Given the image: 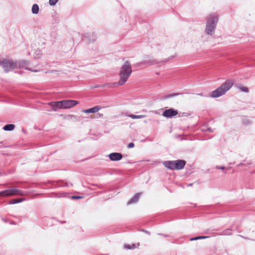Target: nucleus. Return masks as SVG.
<instances>
[{
    "mask_svg": "<svg viewBox=\"0 0 255 255\" xmlns=\"http://www.w3.org/2000/svg\"><path fill=\"white\" fill-rule=\"evenodd\" d=\"M72 186V183L66 180H58L57 181H48L47 182L43 183L41 187L43 189H52L58 187H69Z\"/></svg>",
    "mask_w": 255,
    "mask_h": 255,
    "instance_id": "nucleus-1",
    "label": "nucleus"
},
{
    "mask_svg": "<svg viewBox=\"0 0 255 255\" xmlns=\"http://www.w3.org/2000/svg\"><path fill=\"white\" fill-rule=\"evenodd\" d=\"M233 85V83L232 81H226L215 90L213 91L210 95V97L212 98H218L224 95Z\"/></svg>",
    "mask_w": 255,
    "mask_h": 255,
    "instance_id": "nucleus-2",
    "label": "nucleus"
},
{
    "mask_svg": "<svg viewBox=\"0 0 255 255\" xmlns=\"http://www.w3.org/2000/svg\"><path fill=\"white\" fill-rule=\"evenodd\" d=\"M120 79L119 82H115L109 84L110 88L117 87L124 84L128 80V61L125 62L120 73Z\"/></svg>",
    "mask_w": 255,
    "mask_h": 255,
    "instance_id": "nucleus-3",
    "label": "nucleus"
},
{
    "mask_svg": "<svg viewBox=\"0 0 255 255\" xmlns=\"http://www.w3.org/2000/svg\"><path fill=\"white\" fill-rule=\"evenodd\" d=\"M186 164L183 160H177L174 161H167L163 163L164 165L167 168L172 170H180L184 167Z\"/></svg>",
    "mask_w": 255,
    "mask_h": 255,
    "instance_id": "nucleus-4",
    "label": "nucleus"
},
{
    "mask_svg": "<svg viewBox=\"0 0 255 255\" xmlns=\"http://www.w3.org/2000/svg\"><path fill=\"white\" fill-rule=\"evenodd\" d=\"M217 16L215 14L210 15L207 19L206 31L208 34H212L215 29L217 22Z\"/></svg>",
    "mask_w": 255,
    "mask_h": 255,
    "instance_id": "nucleus-5",
    "label": "nucleus"
},
{
    "mask_svg": "<svg viewBox=\"0 0 255 255\" xmlns=\"http://www.w3.org/2000/svg\"><path fill=\"white\" fill-rule=\"evenodd\" d=\"M0 66L3 68L5 73H8L16 68V65L15 61L11 59L4 58L0 59Z\"/></svg>",
    "mask_w": 255,
    "mask_h": 255,
    "instance_id": "nucleus-6",
    "label": "nucleus"
},
{
    "mask_svg": "<svg viewBox=\"0 0 255 255\" xmlns=\"http://www.w3.org/2000/svg\"><path fill=\"white\" fill-rule=\"evenodd\" d=\"M25 194L23 191L17 189H8L0 191V197H9L14 195L23 196Z\"/></svg>",
    "mask_w": 255,
    "mask_h": 255,
    "instance_id": "nucleus-7",
    "label": "nucleus"
},
{
    "mask_svg": "<svg viewBox=\"0 0 255 255\" xmlns=\"http://www.w3.org/2000/svg\"><path fill=\"white\" fill-rule=\"evenodd\" d=\"M48 197L50 198H60V197H64L70 198L72 200H78L83 198V197L81 196L77 195H73L72 196H70L69 195V193L66 192H52L49 193L48 196Z\"/></svg>",
    "mask_w": 255,
    "mask_h": 255,
    "instance_id": "nucleus-8",
    "label": "nucleus"
},
{
    "mask_svg": "<svg viewBox=\"0 0 255 255\" xmlns=\"http://www.w3.org/2000/svg\"><path fill=\"white\" fill-rule=\"evenodd\" d=\"M15 64L16 65V68L18 67L19 68H24L26 70H28L29 71L36 72L38 71L36 70H33L31 68H28V66L29 65V62L28 61L25 60H22L19 61H15Z\"/></svg>",
    "mask_w": 255,
    "mask_h": 255,
    "instance_id": "nucleus-9",
    "label": "nucleus"
},
{
    "mask_svg": "<svg viewBox=\"0 0 255 255\" xmlns=\"http://www.w3.org/2000/svg\"><path fill=\"white\" fill-rule=\"evenodd\" d=\"M63 109L71 108L79 104V102L73 100H62Z\"/></svg>",
    "mask_w": 255,
    "mask_h": 255,
    "instance_id": "nucleus-10",
    "label": "nucleus"
},
{
    "mask_svg": "<svg viewBox=\"0 0 255 255\" xmlns=\"http://www.w3.org/2000/svg\"><path fill=\"white\" fill-rule=\"evenodd\" d=\"M178 114V111L177 110H174L173 109H169L165 110L163 112L162 116L167 118H171L177 116Z\"/></svg>",
    "mask_w": 255,
    "mask_h": 255,
    "instance_id": "nucleus-11",
    "label": "nucleus"
},
{
    "mask_svg": "<svg viewBox=\"0 0 255 255\" xmlns=\"http://www.w3.org/2000/svg\"><path fill=\"white\" fill-rule=\"evenodd\" d=\"M48 105L51 107L53 111H57L58 109H63L62 101H52L49 102Z\"/></svg>",
    "mask_w": 255,
    "mask_h": 255,
    "instance_id": "nucleus-12",
    "label": "nucleus"
},
{
    "mask_svg": "<svg viewBox=\"0 0 255 255\" xmlns=\"http://www.w3.org/2000/svg\"><path fill=\"white\" fill-rule=\"evenodd\" d=\"M108 156L111 161H118L122 159L123 155L119 152H112L110 153Z\"/></svg>",
    "mask_w": 255,
    "mask_h": 255,
    "instance_id": "nucleus-13",
    "label": "nucleus"
},
{
    "mask_svg": "<svg viewBox=\"0 0 255 255\" xmlns=\"http://www.w3.org/2000/svg\"><path fill=\"white\" fill-rule=\"evenodd\" d=\"M101 109V107L96 106L93 108L83 110V112L85 113H95L98 112Z\"/></svg>",
    "mask_w": 255,
    "mask_h": 255,
    "instance_id": "nucleus-14",
    "label": "nucleus"
},
{
    "mask_svg": "<svg viewBox=\"0 0 255 255\" xmlns=\"http://www.w3.org/2000/svg\"><path fill=\"white\" fill-rule=\"evenodd\" d=\"M15 128V126L14 124H7L3 127L2 129L5 131H10L13 130Z\"/></svg>",
    "mask_w": 255,
    "mask_h": 255,
    "instance_id": "nucleus-15",
    "label": "nucleus"
},
{
    "mask_svg": "<svg viewBox=\"0 0 255 255\" xmlns=\"http://www.w3.org/2000/svg\"><path fill=\"white\" fill-rule=\"evenodd\" d=\"M140 195V193H137L134 195V196L128 201V204H133L137 202L139 199Z\"/></svg>",
    "mask_w": 255,
    "mask_h": 255,
    "instance_id": "nucleus-16",
    "label": "nucleus"
},
{
    "mask_svg": "<svg viewBox=\"0 0 255 255\" xmlns=\"http://www.w3.org/2000/svg\"><path fill=\"white\" fill-rule=\"evenodd\" d=\"M39 11V7L37 4H33L31 8V12L33 14H36L38 13Z\"/></svg>",
    "mask_w": 255,
    "mask_h": 255,
    "instance_id": "nucleus-17",
    "label": "nucleus"
},
{
    "mask_svg": "<svg viewBox=\"0 0 255 255\" xmlns=\"http://www.w3.org/2000/svg\"><path fill=\"white\" fill-rule=\"evenodd\" d=\"M25 199L24 198H16L13 199L9 201V204H15L19 203L22 202L23 201H24Z\"/></svg>",
    "mask_w": 255,
    "mask_h": 255,
    "instance_id": "nucleus-18",
    "label": "nucleus"
},
{
    "mask_svg": "<svg viewBox=\"0 0 255 255\" xmlns=\"http://www.w3.org/2000/svg\"><path fill=\"white\" fill-rule=\"evenodd\" d=\"M128 117H129L130 118H132V119H141V118H143L144 117H145V116L144 115H128Z\"/></svg>",
    "mask_w": 255,
    "mask_h": 255,
    "instance_id": "nucleus-19",
    "label": "nucleus"
},
{
    "mask_svg": "<svg viewBox=\"0 0 255 255\" xmlns=\"http://www.w3.org/2000/svg\"><path fill=\"white\" fill-rule=\"evenodd\" d=\"M41 51L39 50H37L36 52H35V54L34 55V57L35 59L39 58L41 56Z\"/></svg>",
    "mask_w": 255,
    "mask_h": 255,
    "instance_id": "nucleus-20",
    "label": "nucleus"
},
{
    "mask_svg": "<svg viewBox=\"0 0 255 255\" xmlns=\"http://www.w3.org/2000/svg\"><path fill=\"white\" fill-rule=\"evenodd\" d=\"M72 118H74L75 119H76V116L73 115H66L64 118V119L68 120H71Z\"/></svg>",
    "mask_w": 255,
    "mask_h": 255,
    "instance_id": "nucleus-21",
    "label": "nucleus"
},
{
    "mask_svg": "<svg viewBox=\"0 0 255 255\" xmlns=\"http://www.w3.org/2000/svg\"><path fill=\"white\" fill-rule=\"evenodd\" d=\"M239 88L242 92H246V93H248L249 92V89L246 87L241 86L239 87Z\"/></svg>",
    "mask_w": 255,
    "mask_h": 255,
    "instance_id": "nucleus-22",
    "label": "nucleus"
},
{
    "mask_svg": "<svg viewBox=\"0 0 255 255\" xmlns=\"http://www.w3.org/2000/svg\"><path fill=\"white\" fill-rule=\"evenodd\" d=\"M139 246L138 243L132 244V245H128V249H134Z\"/></svg>",
    "mask_w": 255,
    "mask_h": 255,
    "instance_id": "nucleus-23",
    "label": "nucleus"
},
{
    "mask_svg": "<svg viewBox=\"0 0 255 255\" xmlns=\"http://www.w3.org/2000/svg\"><path fill=\"white\" fill-rule=\"evenodd\" d=\"M59 0H49V3L51 6H54L56 5Z\"/></svg>",
    "mask_w": 255,
    "mask_h": 255,
    "instance_id": "nucleus-24",
    "label": "nucleus"
},
{
    "mask_svg": "<svg viewBox=\"0 0 255 255\" xmlns=\"http://www.w3.org/2000/svg\"><path fill=\"white\" fill-rule=\"evenodd\" d=\"M134 146V143L132 142L128 143V148H132Z\"/></svg>",
    "mask_w": 255,
    "mask_h": 255,
    "instance_id": "nucleus-25",
    "label": "nucleus"
},
{
    "mask_svg": "<svg viewBox=\"0 0 255 255\" xmlns=\"http://www.w3.org/2000/svg\"><path fill=\"white\" fill-rule=\"evenodd\" d=\"M199 239H200V236L194 238H191V239H190V241H194V240H199Z\"/></svg>",
    "mask_w": 255,
    "mask_h": 255,
    "instance_id": "nucleus-26",
    "label": "nucleus"
},
{
    "mask_svg": "<svg viewBox=\"0 0 255 255\" xmlns=\"http://www.w3.org/2000/svg\"><path fill=\"white\" fill-rule=\"evenodd\" d=\"M217 169H222V170H223L225 168V167L224 166H222V167H216Z\"/></svg>",
    "mask_w": 255,
    "mask_h": 255,
    "instance_id": "nucleus-27",
    "label": "nucleus"
},
{
    "mask_svg": "<svg viewBox=\"0 0 255 255\" xmlns=\"http://www.w3.org/2000/svg\"><path fill=\"white\" fill-rule=\"evenodd\" d=\"M200 239H206L208 238V237L207 236H200Z\"/></svg>",
    "mask_w": 255,
    "mask_h": 255,
    "instance_id": "nucleus-28",
    "label": "nucleus"
},
{
    "mask_svg": "<svg viewBox=\"0 0 255 255\" xmlns=\"http://www.w3.org/2000/svg\"><path fill=\"white\" fill-rule=\"evenodd\" d=\"M124 248L125 249H128V244H125L124 246Z\"/></svg>",
    "mask_w": 255,
    "mask_h": 255,
    "instance_id": "nucleus-29",
    "label": "nucleus"
},
{
    "mask_svg": "<svg viewBox=\"0 0 255 255\" xmlns=\"http://www.w3.org/2000/svg\"><path fill=\"white\" fill-rule=\"evenodd\" d=\"M131 72V70L129 69V67H128V76L130 74Z\"/></svg>",
    "mask_w": 255,
    "mask_h": 255,
    "instance_id": "nucleus-30",
    "label": "nucleus"
},
{
    "mask_svg": "<svg viewBox=\"0 0 255 255\" xmlns=\"http://www.w3.org/2000/svg\"><path fill=\"white\" fill-rule=\"evenodd\" d=\"M2 220L3 221V222H5V223H7V220L5 219H3Z\"/></svg>",
    "mask_w": 255,
    "mask_h": 255,
    "instance_id": "nucleus-31",
    "label": "nucleus"
},
{
    "mask_svg": "<svg viewBox=\"0 0 255 255\" xmlns=\"http://www.w3.org/2000/svg\"><path fill=\"white\" fill-rule=\"evenodd\" d=\"M60 222L61 223V224H64L66 222L65 221H60Z\"/></svg>",
    "mask_w": 255,
    "mask_h": 255,
    "instance_id": "nucleus-32",
    "label": "nucleus"
},
{
    "mask_svg": "<svg viewBox=\"0 0 255 255\" xmlns=\"http://www.w3.org/2000/svg\"><path fill=\"white\" fill-rule=\"evenodd\" d=\"M11 224L15 225V223L14 222L10 223Z\"/></svg>",
    "mask_w": 255,
    "mask_h": 255,
    "instance_id": "nucleus-33",
    "label": "nucleus"
},
{
    "mask_svg": "<svg viewBox=\"0 0 255 255\" xmlns=\"http://www.w3.org/2000/svg\"><path fill=\"white\" fill-rule=\"evenodd\" d=\"M124 19V18H123ZM125 21H127V18H126V17H125V18L124 19Z\"/></svg>",
    "mask_w": 255,
    "mask_h": 255,
    "instance_id": "nucleus-34",
    "label": "nucleus"
}]
</instances>
